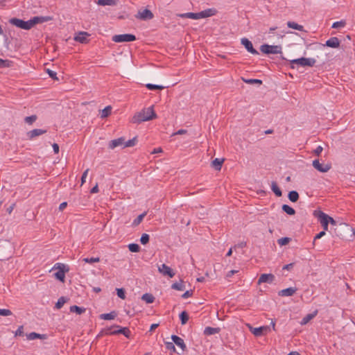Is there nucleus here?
I'll return each instance as SVG.
<instances>
[{
	"mask_svg": "<svg viewBox=\"0 0 355 355\" xmlns=\"http://www.w3.org/2000/svg\"><path fill=\"white\" fill-rule=\"evenodd\" d=\"M157 118V114L155 112L153 106L146 109H143L140 112L135 114L131 119V122L135 124H140L142 122L150 121Z\"/></svg>",
	"mask_w": 355,
	"mask_h": 355,
	"instance_id": "nucleus-1",
	"label": "nucleus"
},
{
	"mask_svg": "<svg viewBox=\"0 0 355 355\" xmlns=\"http://www.w3.org/2000/svg\"><path fill=\"white\" fill-rule=\"evenodd\" d=\"M123 334L126 338H130L131 336V331L128 327H122L117 324H114L110 327L101 330L98 336L103 335H117Z\"/></svg>",
	"mask_w": 355,
	"mask_h": 355,
	"instance_id": "nucleus-2",
	"label": "nucleus"
},
{
	"mask_svg": "<svg viewBox=\"0 0 355 355\" xmlns=\"http://www.w3.org/2000/svg\"><path fill=\"white\" fill-rule=\"evenodd\" d=\"M315 59L311 58H300L290 61L291 67L293 69L295 68V64H298L302 67H313L315 64Z\"/></svg>",
	"mask_w": 355,
	"mask_h": 355,
	"instance_id": "nucleus-3",
	"label": "nucleus"
},
{
	"mask_svg": "<svg viewBox=\"0 0 355 355\" xmlns=\"http://www.w3.org/2000/svg\"><path fill=\"white\" fill-rule=\"evenodd\" d=\"M260 51L264 54H278L282 53V46L264 44L260 46Z\"/></svg>",
	"mask_w": 355,
	"mask_h": 355,
	"instance_id": "nucleus-4",
	"label": "nucleus"
},
{
	"mask_svg": "<svg viewBox=\"0 0 355 355\" xmlns=\"http://www.w3.org/2000/svg\"><path fill=\"white\" fill-rule=\"evenodd\" d=\"M9 22L12 25H14V26H15L18 28H20L21 29H24V30H30L33 28L32 25H31V19H29L28 21H24L23 19L14 17V18H11L9 20Z\"/></svg>",
	"mask_w": 355,
	"mask_h": 355,
	"instance_id": "nucleus-5",
	"label": "nucleus"
},
{
	"mask_svg": "<svg viewBox=\"0 0 355 355\" xmlns=\"http://www.w3.org/2000/svg\"><path fill=\"white\" fill-rule=\"evenodd\" d=\"M313 216L318 218L324 231L328 230L329 220L327 214L320 210H315Z\"/></svg>",
	"mask_w": 355,
	"mask_h": 355,
	"instance_id": "nucleus-6",
	"label": "nucleus"
},
{
	"mask_svg": "<svg viewBox=\"0 0 355 355\" xmlns=\"http://www.w3.org/2000/svg\"><path fill=\"white\" fill-rule=\"evenodd\" d=\"M136 40V36L132 34L115 35L112 37V41L117 43L133 42Z\"/></svg>",
	"mask_w": 355,
	"mask_h": 355,
	"instance_id": "nucleus-7",
	"label": "nucleus"
},
{
	"mask_svg": "<svg viewBox=\"0 0 355 355\" xmlns=\"http://www.w3.org/2000/svg\"><path fill=\"white\" fill-rule=\"evenodd\" d=\"M59 269V270L54 273V277L58 280L60 281L61 282H64V278H65V273L68 272L69 271V268H51V270L53 269Z\"/></svg>",
	"mask_w": 355,
	"mask_h": 355,
	"instance_id": "nucleus-8",
	"label": "nucleus"
},
{
	"mask_svg": "<svg viewBox=\"0 0 355 355\" xmlns=\"http://www.w3.org/2000/svg\"><path fill=\"white\" fill-rule=\"evenodd\" d=\"M135 17L141 20L152 19L154 17L153 12L148 9H144L142 11H139Z\"/></svg>",
	"mask_w": 355,
	"mask_h": 355,
	"instance_id": "nucleus-9",
	"label": "nucleus"
},
{
	"mask_svg": "<svg viewBox=\"0 0 355 355\" xmlns=\"http://www.w3.org/2000/svg\"><path fill=\"white\" fill-rule=\"evenodd\" d=\"M313 166L320 172L326 173L331 168V164H322L318 159L313 161Z\"/></svg>",
	"mask_w": 355,
	"mask_h": 355,
	"instance_id": "nucleus-10",
	"label": "nucleus"
},
{
	"mask_svg": "<svg viewBox=\"0 0 355 355\" xmlns=\"http://www.w3.org/2000/svg\"><path fill=\"white\" fill-rule=\"evenodd\" d=\"M241 42L250 53L253 55L259 54V52L253 47L252 43L248 39L242 38Z\"/></svg>",
	"mask_w": 355,
	"mask_h": 355,
	"instance_id": "nucleus-11",
	"label": "nucleus"
},
{
	"mask_svg": "<svg viewBox=\"0 0 355 355\" xmlns=\"http://www.w3.org/2000/svg\"><path fill=\"white\" fill-rule=\"evenodd\" d=\"M270 331V327L269 326H262L257 328L251 329V332L256 336H260L266 334Z\"/></svg>",
	"mask_w": 355,
	"mask_h": 355,
	"instance_id": "nucleus-12",
	"label": "nucleus"
},
{
	"mask_svg": "<svg viewBox=\"0 0 355 355\" xmlns=\"http://www.w3.org/2000/svg\"><path fill=\"white\" fill-rule=\"evenodd\" d=\"M171 339L174 344H175L178 347H180L182 349V352L187 350V346L182 338L176 335H172Z\"/></svg>",
	"mask_w": 355,
	"mask_h": 355,
	"instance_id": "nucleus-13",
	"label": "nucleus"
},
{
	"mask_svg": "<svg viewBox=\"0 0 355 355\" xmlns=\"http://www.w3.org/2000/svg\"><path fill=\"white\" fill-rule=\"evenodd\" d=\"M52 19V17L46 16V17H34L32 19H31V22L32 27H33L35 25L37 24H42L44 22L49 21Z\"/></svg>",
	"mask_w": 355,
	"mask_h": 355,
	"instance_id": "nucleus-14",
	"label": "nucleus"
},
{
	"mask_svg": "<svg viewBox=\"0 0 355 355\" xmlns=\"http://www.w3.org/2000/svg\"><path fill=\"white\" fill-rule=\"evenodd\" d=\"M274 279H275V276L271 273L262 274L258 280V284H260L261 283L271 284L274 281Z\"/></svg>",
	"mask_w": 355,
	"mask_h": 355,
	"instance_id": "nucleus-15",
	"label": "nucleus"
},
{
	"mask_svg": "<svg viewBox=\"0 0 355 355\" xmlns=\"http://www.w3.org/2000/svg\"><path fill=\"white\" fill-rule=\"evenodd\" d=\"M125 144V138L121 137L116 139L111 140L108 144V147L110 149H114L116 147L120 146H124Z\"/></svg>",
	"mask_w": 355,
	"mask_h": 355,
	"instance_id": "nucleus-16",
	"label": "nucleus"
},
{
	"mask_svg": "<svg viewBox=\"0 0 355 355\" xmlns=\"http://www.w3.org/2000/svg\"><path fill=\"white\" fill-rule=\"evenodd\" d=\"M89 34L87 32H79L77 35L74 37V40L82 44H85L88 42L87 37Z\"/></svg>",
	"mask_w": 355,
	"mask_h": 355,
	"instance_id": "nucleus-17",
	"label": "nucleus"
},
{
	"mask_svg": "<svg viewBox=\"0 0 355 355\" xmlns=\"http://www.w3.org/2000/svg\"><path fill=\"white\" fill-rule=\"evenodd\" d=\"M47 132L46 130L42 129H33L27 132V137L29 139H33V138L40 136Z\"/></svg>",
	"mask_w": 355,
	"mask_h": 355,
	"instance_id": "nucleus-18",
	"label": "nucleus"
},
{
	"mask_svg": "<svg viewBox=\"0 0 355 355\" xmlns=\"http://www.w3.org/2000/svg\"><path fill=\"white\" fill-rule=\"evenodd\" d=\"M297 291L296 288L289 287L279 291L278 295L282 297L293 296Z\"/></svg>",
	"mask_w": 355,
	"mask_h": 355,
	"instance_id": "nucleus-19",
	"label": "nucleus"
},
{
	"mask_svg": "<svg viewBox=\"0 0 355 355\" xmlns=\"http://www.w3.org/2000/svg\"><path fill=\"white\" fill-rule=\"evenodd\" d=\"M325 45L331 48H338L340 46V41L338 37H332L326 41Z\"/></svg>",
	"mask_w": 355,
	"mask_h": 355,
	"instance_id": "nucleus-20",
	"label": "nucleus"
},
{
	"mask_svg": "<svg viewBox=\"0 0 355 355\" xmlns=\"http://www.w3.org/2000/svg\"><path fill=\"white\" fill-rule=\"evenodd\" d=\"M26 337L28 340H32L35 339H42L44 340L48 338V336L46 334H40L36 332H31L28 334H26Z\"/></svg>",
	"mask_w": 355,
	"mask_h": 355,
	"instance_id": "nucleus-21",
	"label": "nucleus"
},
{
	"mask_svg": "<svg viewBox=\"0 0 355 355\" xmlns=\"http://www.w3.org/2000/svg\"><path fill=\"white\" fill-rule=\"evenodd\" d=\"M158 271L163 275H167L171 278L173 277L175 275V272L171 268H158Z\"/></svg>",
	"mask_w": 355,
	"mask_h": 355,
	"instance_id": "nucleus-22",
	"label": "nucleus"
},
{
	"mask_svg": "<svg viewBox=\"0 0 355 355\" xmlns=\"http://www.w3.org/2000/svg\"><path fill=\"white\" fill-rule=\"evenodd\" d=\"M216 10L213 9H207L198 12L199 19L206 18L214 15Z\"/></svg>",
	"mask_w": 355,
	"mask_h": 355,
	"instance_id": "nucleus-23",
	"label": "nucleus"
},
{
	"mask_svg": "<svg viewBox=\"0 0 355 355\" xmlns=\"http://www.w3.org/2000/svg\"><path fill=\"white\" fill-rule=\"evenodd\" d=\"M220 331V328L219 327H207L204 329V334L205 336H211L216 334H218Z\"/></svg>",
	"mask_w": 355,
	"mask_h": 355,
	"instance_id": "nucleus-24",
	"label": "nucleus"
},
{
	"mask_svg": "<svg viewBox=\"0 0 355 355\" xmlns=\"http://www.w3.org/2000/svg\"><path fill=\"white\" fill-rule=\"evenodd\" d=\"M181 18H189L193 19H199L198 12H186L178 15Z\"/></svg>",
	"mask_w": 355,
	"mask_h": 355,
	"instance_id": "nucleus-25",
	"label": "nucleus"
},
{
	"mask_svg": "<svg viewBox=\"0 0 355 355\" xmlns=\"http://www.w3.org/2000/svg\"><path fill=\"white\" fill-rule=\"evenodd\" d=\"M116 315V311H113L108 313H102L100 315L99 318L102 320H110L114 319Z\"/></svg>",
	"mask_w": 355,
	"mask_h": 355,
	"instance_id": "nucleus-26",
	"label": "nucleus"
},
{
	"mask_svg": "<svg viewBox=\"0 0 355 355\" xmlns=\"http://www.w3.org/2000/svg\"><path fill=\"white\" fill-rule=\"evenodd\" d=\"M224 159L216 158L211 162V166L214 167L216 171H220Z\"/></svg>",
	"mask_w": 355,
	"mask_h": 355,
	"instance_id": "nucleus-27",
	"label": "nucleus"
},
{
	"mask_svg": "<svg viewBox=\"0 0 355 355\" xmlns=\"http://www.w3.org/2000/svg\"><path fill=\"white\" fill-rule=\"evenodd\" d=\"M171 288L176 291H184L185 289L184 281L182 279H180L179 282L173 283L171 285Z\"/></svg>",
	"mask_w": 355,
	"mask_h": 355,
	"instance_id": "nucleus-28",
	"label": "nucleus"
},
{
	"mask_svg": "<svg viewBox=\"0 0 355 355\" xmlns=\"http://www.w3.org/2000/svg\"><path fill=\"white\" fill-rule=\"evenodd\" d=\"M271 189L277 197H281L282 196V190L278 187L276 182H272Z\"/></svg>",
	"mask_w": 355,
	"mask_h": 355,
	"instance_id": "nucleus-29",
	"label": "nucleus"
},
{
	"mask_svg": "<svg viewBox=\"0 0 355 355\" xmlns=\"http://www.w3.org/2000/svg\"><path fill=\"white\" fill-rule=\"evenodd\" d=\"M317 314V311H315L313 313H309L306 316H304L300 322L302 325H304L307 324L311 320H312Z\"/></svg>",
	"mask_w": 355,
	"mask_h": 355,
	"instance_id": "nucleus-30",
	"label": "nucleus"
},
{
	"mask_svg": "<svg viewBox=\"0 0 355 355\" xmlns=\"http://www.w3.org/2000/svg\"><path fill=\"white\" fill-rule=\"evenodd\" d=\"M155 297L150 293H144L141 296V300L145 301L147 304H151L155 301Z\"/></svg>",
	"mask_w": 355,
	"mask_h": 355,
	"instance_id": "nucleus-31",
	"label": "nucleus"
},
{
	"mask_svg": "<svg viewBox=\"0 0 355 355\" xmlns=\"http://www.w3.org/2000/svg\"><path fill=\"white\" fill-rule=\"evenodd\" d=\"M288 199L292 202H295L299 200V193L296 191H291L288 194Z\"/></svg>",
	"mask_w": 355,
	"mask_h": 355,
	"instance_id": "nucleus-32",
	"label": "nucleus"
},
{
	"mask_svg": "<svg viewBox=\"0 0 355 355\" xmlns=\"http://www.w3.org/2000/svg\"><path fill=\"white\" fill-rule=\"evenodd\" d=\"M69 299L66 297H60L58 300V302L55 303V309H60L63 305L64 304V303H66L67 302Z\"/></svg>",
	"mask_w": 355,
	"mask_h": 355,
	"instance_id": "nucleus-33",
	"label": "nucleus"
},
{
	"mask_svg": "<svg viewBox=\"0 0 355 355\" xmlns=\"http://www.w3.org/2000/svg\"><path fill=\"white\" fill-rule=\"evenodd\" d=\"M287 26L288 27L291 28H293V29H295V30H297V31H304V27L302 25H300L294 21H288L287 22Z\"/></svg>",
	"mask_w": 355,
	"mask_h": 355,
	"instance_id": "nucleus-34",
	"label": "nucleus"
},
{
	"mask_svg": "<svg viewBox=\"0 0 355 355\" xmlns=\"http://www.w3.org/2000/svg\"><path fill=\"white\" fill-rule=\"evenodd\" d=\"M70 311L80 315L85 311V309L83 307H80L77 305H73L70 306Z\"/></svg>",
	"mask_w": 355,
	"mask_h": 355,
	"instance_id": "nucleus-35",
	"label": "nucleus"
},
{
	"mask_svg": "<svg viewBox=\"0 0 355 355\" xmlns=\"http://www.w3.org/2000/svg\"><path fill=\"white\" fill-rule=\"evenodd\" d=\"M179 317H180V320L181 321V324L183 325L187 324V322H188L189 318V314L186 311H182L180 313Z\"/></svg>",
	"mask_w": 355,
	"mask_h": 355,
	"instance_id": "nucleus-36",
	"label": "nucleus"
},
{
	"mask_svg": "<svg viewBox=\"0 0 355 355\" xmlns=\"http://www.w3.org/2000/svg\"><path fill=\"white\" fill-rule=\"evenodd\" d=\"M282 209L285 213L290 216L295 214V210L288 205H283Z\"/></svg>",
	"mask_w": 355,
	"mask_h": 355,
	"instance_id": "nucleus-37",
	"label": "nucleus"
},
{
	"mask_svg": "<svg viewBox=\"0 0 355 355\" xmlns=\"http://www.w3.org/2000/svg\"><path fill=\"white\" fill-rule=\"evenodd\" d=\"M97 3L100 6H115L116 0H98Z\"/></svg>",
	"mask_w": 355,
	"mask_h": 355,
	"instance_id": "nucleus-38",
	"label": "nucleus"
},
{
	"mask_svg": "<svg viewBox=\"0 0 355 355\" xmlns=\"http://www.w3.org/2000/svg\"><path fill=\"white\" fill-rule=\"evenodd\" d=\"M112 107L110 105H108V106H106L102 111H101V117L102 119H104V118H106L108 116L110 115L111 114V112H112Z\"/></svg>",
	"mask_w": 355,
	"mask_h": 355,
	"instance_id": "nucleus-39",
	"label": "nucleus"
},
{
	"mask_svg": "<svg viewBox=\"0 0 355 355\" xmlns=\"http://www.w3.org/2000/svg\"><path fill=\"white\" fill-rule=\"evenodd\" d=\"M146 212H144L142 214H141L140 215H139L132 222V226H137L139 225L141 221L143 220L144 218L146 216Z\"/></svg>",
	"mask_w": 355,
	"mask_h": 355,
	"instance_id": "nucleus-40",
	"label": "nucleus"
},
{
	"mask_svg": "<svg viewBox=\"0 0 355 355\" xmlns=\"http://www.w3.org/2000/svg\"><path fill=\"white\" fill-rule=\"evenodd\" d=\"M137 142V137H135L132 139H129L127 141H125V144H124V146H123V148H126V147L134 146L136 145Z\"/></svg>",
	"mask_w": 355,
	"mask_h": 355,
	"instance_id": "nucleus-41",
	"label": "nucleus"
},
{
	"mask_svg": "<svg viewBox=\"0 0 355 355\" xmlns=\"http://www.w3.org/2000/svg\"><path fill=\"white\" fill-rule=\"evenodd\" d=\"M146 87L149 90H156V89L162 90L165 88V87H164L162 85H154V84H151V83L146 84Z\"/></svg>",
	"mask_w": 355,
	"mask_h": 355,
	"instance_id": "nucleus-42",
	"label": "nucleus"
},
{
	"mask_svg": "<svg viewBox=\"0 0 355 355\" xmlns=\"http://www.w3.org/2000/svg\"><path fill=\"white\" fill-rule=\"evenodd\" d=\"M37 116L35 114H33V115H31L29 116H26L24 118V122L29 125H32L37 120Z\"/></svg>",
	"mask_w": 355,
	"mask_h": 355,
	"instance_id": "nucleus-43",
	"label": "nucleus"
},
{
	"mask_svg": "<svg viewBox=\"0 0 355 355\" xmlns=\"http://www.w3.org/2000/svg\"><path fill=\"white\" fill-rule=\"evenodd\" d=\"M128 247L129 250L132 252H138L140 251V246L137 243H130Z\"/></svg>",
	"mask_w": 355,
	"mask_h": 355,
	"instance_id": "nucleus-44",
	"label": "nucleus"
},
{
	"mask_svg": "<svg viewBox=\"0 0 355 355\" xmlns=\"http://www.w3.org/2000/svg\"><path fill=\"white\" fill-rule=\"evenodd\" d=\"M291 239L289 237H282L277 240V243L281 246H283L287 245L291 241Z\"/></svg>",
	"mask_w": 355,
	"mask_h": 355,
	"instance_id": "nucleus-45",
	"label": "nucleus"
},
{
	"mask_svg": "<svg viewBox=\"0 0 355 355\" xmlns=\"http://www.w3.org/2000/svg\"><path fill=\"white\" fill-rule=\"evenodd\" d=\"M150 240V236L148 234H143L140 238V242L142 245H146L148 243Z\"/></svg>",
	"mask_w": 355,
	"mask_h": 355,
	"instance_id": "nucleus-46",
	"label": "nucleus"
},
{
	"mask_svg": "<svg viewBox=\"0 0 355 355\" xmlns=\"http://www.w3.org/2000/svg\"><path fill=\"white\" fill-rule=\"evenodd\" d=\"M116 294L118 295V297L122 300H125V291L124 288H116Z\"/></svg>",
	"mask_w": 355,
	"mask_h": 355,
	"instance_id": "nucleus-47",
	"label": "nucleus"
},
{
	"mask_svg": "<svg viewBox=\"0 0 355 355\" xmlns=\"http://www.w3.org/2000/svg\"><path fill=\"white\" fill-rule=\"evenodd\" d=\"M346 25V21L345 20H341L339 21H336L332 24L333 28H338L341 27H344Z\"/></svg>",
	"mask_w": 355,
	"mask_h": 355,
	"instance_id": "nucleus-48",
	"label": "nucleus"
},
{
	"mask_svg": "<svg viewBox=\"0 0 355 355\" xmlns=\"http://www.w3.org/2000/svg\"><path fill=\"white\" fill-rule=\"evenodd\" d=\"M243 80L248 84H258L261 85L262 80L259 79H244L243 78Z\"/></svg>",
	"mask_w": 355,
	"mask_h": 355,
	"instance_id": "nucleus-49",
	"label": "nucleus"
},
{
	"mask_svg": "<svg viewBox=\"0 0 355 355\" xmlns=\"http://www.w3.org/2000/svg\"><path fill=\"white\" fill-rule=\"evenodd\" d=\"M81 261H82V263H94L95 262H98L99 261V258L98 257L90 258V259L85 258ZM80 264H81V263Z\"/></svg>",
	"mask_w": 355,
	"mask_h": 355,
	"instance_id": "nucleus-50",
	"label": "nucleus"
},
{
	"mask_svg": "<svg viewBox=\"0 0 355 355\" xmlns=\"http://www.w3.org/2000/svg\"><path fill=\"white\" fill-rule=\"evenodd\" d=\"M165 346L168 350L172 351L173 352H175V347L173 342H166Z\"/></svg>",
	"mask_w": 355,
	"mask_h": 355,
	"instance_id": "nucleus-51",
	"label": "nucleus"
},
{
	"mask_svg": "<svg viewBox=\"0 0 355 355\" xmlns=\"http://www.w3.org/2000/svg\"><path fill=\"white\" fill-rule=\"evenodd\" d=\"M12 314V311L9 309H0V315L9 316Z\"/></svg>",
	"mask_w": 355,
	"mask_h": 355,
	"instance_id": "nucleus-52",
	"label": "nucleus"
},
{
	"mask_svg": "<svg viewBox=\"0 0 355 355\" xmlns=\"http://www.w3.org/2000/svg\"><path fill=\"white\" fill-rule=\"evenodd\" d=\"M6 248V246L0 245V261H4L10 257V254L8 256H1V252Z\"/></svg>",
	"mask_w": 355,
	"mask_h": 355,
	"instance_id": "nucleus-53",
	"label": "nucleus"
},
{
	"mask_svg": "<svg viewBox=\"0 0 355 355\" xmlns=\"http://www.w3.org/2000/svg\"><path fill=\"white\" fill-rule=\"evenodd\" d=\"M10 61L8 60H3L0 58V67L4 68V67H10Z\"/></svg>",
	"mask_w": 355,
	"mask_h": 355,
	"instance_id": "nucleus-54",
	"label": "nucleus"
},
{
	"mask_svg": "<svg viewBox=\"0 0 355 355\" xmlns=\"http://www.w3.org/2000/svg\"><path fill=\"white\" fill-rule=\"evenodd\" d=\"M24 327L22 325L19 326L18 327V329H17L16 332H15V336H24Z\"/></svg>",
	"mask_w": 355,
	"mask_h": 355,
	"instance_id": "nucleus-55",
	"label": "nucleus"
},
{
	"mask_svg": "<svg viewBox=\"0 0 355 355\" xmlns=\"http://www.w3.org/2000/svg\"><path fill=\"white\" fill-rule=\"evenodd\" d=\"M193 290H189V291H187L186 292H184L182 295V297L184 298V299H187L188 297H190L193 295Z\"/></svg>",
	"mask_w": 355,
	"mask_h": 355,
	"instance_id": "nucleus-56",
	"label": "nucleus"
},
{
	"mask_svg": "<svg viewBox=\"0 0 355 355\" xmlns=\"http://www.w3.org/2000/svg\"><path fill=\"white\" fill-rule=\"evenodd\" d=\"M246 246V242L245 241H242V242H240L239 243L235 245L233 248L234 249V250L236 251L237 249H243V248H245Z\"/></svg>",
	"mask_w": 355,
	"mask_h": 355,
	"instance_id": "nucleus-57",
	"label": "nucleus"
},
{
	"mask_svg": "<svg viewBox=\"0 0 355 355\" xmlns=\"http://www.w3.org/2000/svg\"><path fill=\"white\" fill-rule=\"evenodd\" d=\"M46 72H47V73L49 74V76L52 79H53V80H57V79H58L56 72H55V71H52V70H51V69H49L46 70Z\"/></svg>",
	"mask_w": 355,
	"mask_h": 355,
	"instance_id": "nucleus-58",
	"label": "nucleus"
},
{
	"mask_svg": "<svg viewBox=\"0 0 355 355\" xmlns=\"http://www.w3.org/2000/svg\"><path fill=\"white\" fill-rule=\"evenodd\" d=\"M89 168H87L83 173L82 175V177H81V184H83L85 181H86V178L87 176V174H88V172H89Z\"/></svg>",
	"mask_w": 355,
	"mask_h": 355,
	"instance_id": "nucleus-59",
	"label": "nucleus"
},
{
	"mask_svg": "<svg viewBox=\"0 0 355 355\" xmlns=\"http://www.w3.org/2000/svg\"><path fill=\"white\" fill-rule=\"evenodd\" d=\"M323 150V148L321 146H318L315 150H314V154L317 156H319L320 153H322Z\"/></svg>",
	"mask_w": 355,
	"mask_h": 355,
	"instance_id": "nucleus-60",
	"label": "nucleus"
},
{
	"mask_svg": "<svg viewBox=\"0 0 355 355\" xmlns=\"http://www.w3.org/2000/svg\"><path fill=\"white\" fill-rule=\"evenodd\" d=\"M325 234H326V233H325V231H324H324H322V232H320V233H318V234H316V235H315V236L314 239H315H315H319L322 238L323 236H324V235H325Z\"/></svg>",
	"mask_w": 355,
	"mask_h": 355,
	"instance_id": "nucleus-61",
	"label": "nucleus"
},
{
	"mask_svg": "<svg viewBox=\"0 0 355 355\" xmlns=\"http://www.w3.org/2000/svg\"><path fill=\"white\" fill-rule=\"evenodd\" d=\"M52 146H53V149L54 153L55 154H58L59 153V146H58V144L54 143Z\"/></svg>",
	"mask_w": 355,
	"mask_h": 355,
	"instance_id": "nucleus-62",
	"label": "nucleus"
},
{
	"mask_svg": "<svg viewBox=\"0 0 355 355\" xmlns=\"http://www.w3.org/2000/svg\"><path fill=\"white\" fill-rule=\"evenodd\" d=\"M327 218H328L329 223H331L333 225H336V223H337L336 221L332 217L327 215Z\"/></svg>",
	"mask_w": 355,
	"mask_h": 355,
	"instance_id": "nucleus-63",
	"label": "nucleus"
},
{
	"mask_svg": "<svg viewBox=\"0 0 355 355\" xmlns=\"http://www.w3.org/2000/svg\"><path fill=\"white\" fill-rule=\"evenodd\" d=\"M67 206V202H62L60 206H59V210L60 211H62L64 209L66 208V207Z\"/></svg>",
	"mask_w": 355,
	"mask_h": 355,
	"instance_id": "nucleus-64",
	"label": "nucleus"
}]
</instances>
